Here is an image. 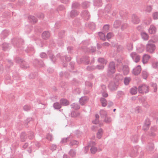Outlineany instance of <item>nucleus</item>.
Here are the masks:
<instances>
[{
	"instance_id": "0eeeda50",
	"label": "nucleus",
	"mask_w": 158,
	"mask_h": 158,
	"mask_svg": "<svg viewBox=\"0 0 158 158\" xmlns=\"http://www.w3.org/2000/svg\"><path fill=\"white\" fill-rule=\"evenodd\" d=\"M141 71V66L138 65L133 69L132 73L135 75H137L140 73Z\"/></svg>"
},
{
	"instance_id": "c03bdc74",
	"label": "nucleus",
	"mask_w": 158,
	"mask_h": 158,
	"mask_svg": "<svg viewBox=\"0 0 158 158\" xmlns=\"http://www.w3.org/2000/svg\"><path fill=\"white\" fill-rule=\"evenodd\" d=\"M78 143V142L76 140H73L70 141L69 145L71 146H73L75 145H77Z\"/></svg>"
},
{
	"instance_id": "7ed1b4c3",
	"label": "nucleus",
	"mask_w": 158,
	"mask_h": 158,
	"mask_svg": "<svg viewBox=\"0 0 158 158\" xmlns=\"http://www.w3.org/2000/svg\"><path fill=\"white\" fill-rule=\"evenodd\" d=\"M156 48V46L154 44L148 43L146 45V50L147 52L152 53L154 51Z\"/></svg>"
},
{
	"instance_id": "9d476101",
	"label": "nucleus",
	"mask_w": 158,
	"mask_h": 158,
	"mask_svg": "<svg viewBox=\"0 0 158 158\" xmlns=\"http://www.w3.org/2000/svg\"><path fill=\"white\" fill-rule=\"evenodd\" d=\"M61 106H68L69 104V102L67 100L64 98H61L60 100V102Z\"/></svg>"
},
{
	"instance_id": "a19ab883",
	"label": "nucleus",
	"mask_w": 158,
	"mask_h": 158,
	"mask_svg": "<svg viewBox=\"0 0 158 158\" xmlns=\"http://www.w3.org/2000/svg\"><path fill=\"white\" fill-rule=\"evenodd\" d=\"M69 154L70 156L73 157L75 156L76 152L75 150L72 149L69 152Z\"/></svg>"
},
{
	"instance_id": "cd10ccee",
	"label": "nucleus",
	"mask_w": 158,
	"mask_h": 158,
	"mask_svg": "<svg viewBox=\"0 0 158 158\" xmlns=\"http://www.w3.org/2000/svg\"><path fill=\"white\" fill-rule=\"evenodd\" d=\"M142 75L143 78L146 79L148 76L149 74L146 70H144L142 71Z\"/></svg>"
},
{
	"instance_id": "9b49d317",
	"label": "nucleus",
	"mask_w": 158,
	"mask_h": 158,
	"mask_svg": "<svg viewBox=\"0 0 158 158\" xmlns=\"http://www.w3.org/2000/svg\"><path fill=\"white\" fill-rule=\"evenodd\" d=\"M42 36L43 39L47 40L49 39L50 36V33L48 31H45L42 34Z\"/></svg>"
},
{
	"instance_id": "5fc2aeb1",
	"label": "nucleus",
	"mask_w": 158,
	"mask_h": 158,
	"mask_svg": "<svg viewBox=\"0 0 158 158\" xmlns=\"http://www.w3.org/2000/svg\"><path fill=\"white\" fill-rule=\"evenodd\" d=\"M28 137L30 139H33L34 137V133L32 131H30Z\"/></svg>"
},
{
	"instance_id": "09e8293b",
	"label": "nucleus",
	"mask_w": 158,
	"mask_h": 158,
	"mask_svg": "<svg viewBox=\"0 0 158 158\" xmlns=\"http://www.w3.org/2000/svg\"><path fill=\"white\" fill-rule=\"evenodd\" d=\"M98 61L102 64H106V61L103 58H99L98 59Z\"/></svg>"
},
{
	"instance_id": "bf43d9fd",
	"label": "nucleus",
	"mask_w": 158,
	"mask_h": 158,
	"mask_svg": "<svg viewBox=\"0 0 158 158\" xmlns=\"http://www.w3.org/2000/svg\"><path fill=\"white\" fill-rule=\"evenodd\" d=\"M8 32L7 31H4L2 33L1 35L2 37H3L4 38L6 37L8 35Z\"/></svg>"
},
{
	"instance_id": "8fccbe9b",
	"label": "nucleus",
	"mask_w": 158,
	"mask_h": 158,
	"mask_svg": "<svg viewBox=\"0 0 158 158\" xmlns=\"http://www.w3.org/2000/svg\"><path fill=\"white\" fill-rule=\"evenodd\" d=\"M128 50L129 51H131L133 49V44L131 43H128L127 45Z\"/></svg>"
},
{
	"instance_id": "4be33fe9",
	"label": "nucleus",
	"mask_w": 158,
	"mask_h": 158,
	"mask_svg": "<svg viewBox=\"0 0 158 158\" xmlns=\"http://www.w3.org/2000/svg\"><path fill=\"white\" fill-rule=\"evenodd\" d=\"M138 151L137 147H134L131 151V157L136 156L138 154Z\"/></svg>"
},
{
	"instance_id": "1a4fd4ad",
	"label": "nucleus",
	"mask_w": 158,
	"mask_h": 158,
	"mask_svg": "<svg viewBox=\"0 0 158 158\" xmlns=\"http://www.w3.org/2000/svg\"><path fill=\"white\" fill-rule=\"evenodd\" d=\"M140 20L135 15H133L131 17V21L134 24H137L139 23Z\"/></svg>"
},
{
	"instance_id": "37998d69",
	"label": "nucleus",
	"mask_w": 158,
	"mask_h": 158,
	"mask_svg": "<svg viewBox=\"0 0 158 158\" xmlns=\"http://www.w3.org/2000/svg\"><path fill=\"white\" fill-rule=\"evenodd\" d=\"M99 116L98 114H96L95 115V119L94 120H93L92 122L93 123L95 124H97L99 123Z\"/></svg>"
},
{
	"instance_id": "13d9d810",
	"label": "nucleus",
	"mask_w": 158,
	"mask_h": 158,
	"mask_svg": "<svg viewBox=\"0 0 158 158\" xmlns=\"http://www.w3.org/2000/svg\"><path fill=\"white\" fill-rule=\"evenodd\" d=\"M138 137L136 135L134 136L132 138H131V140L133 142L136 143L138 141Z\"/></svg>"
},
{
	"instance_id": "f257e3e1",
	"label": "nucleus",
	"mask_w": 158,
	"mask_h": 158,
	"mask_svg": "<svg viewBox=\"0 0 158 158\" xmlns=\"http://www.w3.org/2000/svg\"><path fill=\"white\" fill-rule=\"evenodd\" d=\"M116 71L115 64L114 62L110 63L107 70V73L108 75L114 73Z\"/></svg>"
},
{
	"instance_id": "4c0bfd02",
	"label": "nucleus",
	"mask_w": 158,
	"mask_h": 158,
	"mask_svg": "<svg viewBox=\"0 0 158 158\" xmlns=\"http://www.w3.org/2000/svg\"><path fill=\"white\" fill-rule=\"evenodd\" d=\"M80 115V113H77L75 111H73L71 113V116L72 117L76 118Z\"/></svg>"
},
{
	"instance_id": "aec40b11",
	"label": "nucleus",
	"mask_w": 158,
	"mask_h": 158,
	"mask_svg": "<svg viewBox=\"0 0 158 158\" xmlns=\"http://www.w3.org/2000/svg\"><path fill=\"white\" fill-rule=\"evenodd\" d=\"M61 106L60 103L58 102H56L53 104V107L56 110H60Z\"/></svg>"
},
{
	"instance_id": "f8f14e48",
	"label": "nucleus",
	"mask_w": 158,
	"mask_h": 158,
	"mask_svg": "<svg viewBox=\"0 0 158 158\" xmlns=\"http://www.w3.org/2000/svg\"><path fill=\"white\" fill-rule=\"evenodd\" d=\"M156 31V27L153 25H151L148 30L149 32L151 34H155Z\"/></svg>"
},
{
	"instance_id": "6e6d98bb",
	"label": "nucleus",
	"mask_w": 158,
	"mask_h": 158,
	"mask_svg": "<svg viewBox=\"0 0 158 158\" xmlns=\"http://www.w3.org/2000/svg\"><path fill=\"white\" fill-rule=\"evenodd\" d=\"M107 91L106 86L104 85H101V93Z\"/></svg>"
},
{
	"instance_id": "39448f33",
	"label": "nucleus",
	"mask_w": 158,
	"mask_h": 158,
	"mask_svg": "<svg viewBox=\"0 0 158 158\" xmlns=\"http://www.w3.org/2000/svg\"><path fill=\"white\" fill-rule=\"evenodd\" d=\"M130 56L133 60L136 63L138 62L140 60V56L135 52H133L131 53Z\"/></svg>"
},
{
	"instance_id": "de8ad7c7",
	"label": "nucleus",
	"mask_w": 158,
	"mask_h": 158,
	"mask_svg": "<svg viewBox=\"0 0 158 158\" xmlns=\"http://www.w3.org/2000/svg\"><path fill=\"white\" fill-rule=\"evenodd\" d=\"M21 67L22 69H26L29 67V65L26 63H22L21 64Z\"/></svg>"
},
{
	"instance_id": "774afa93",
	"label": "nucleus",
	"mask_w": 158,
	"mask_h": 158,
	"mask_svg": "<svg viewBox=\"0 0 158 158\" xmlns=\"http://www.w3.org/2000/svg\"><path fill=\"white\" fill-rule=\"evenodd\" d=\"M150 124L151 123L150 119L148 118H146L144 124L149 126L150 125Z\"/></svg>"
},
{
	"instance_id": "338daca9",
	"label": "nucleus",
	"mask_w": 158,
	"mask_h": 158,
	"mask_svg": "<svg viewBox=\"0 0 158 158\" xmlns=\"http://www.w3.org/2000/svg\"><path fill=\"white\" fill-rule=\"evenodd\" d=\"M151 86L153 87L154 89V92H156L157 89V85L156 83H152L151 84Z\"/></svg>"
},
{
	"instance_id": "dca6fc26",
	"label": "nucleus",
	"mask_w": 158,
	"mask_h": 158,
	"mask_svg": "<svg viewBox=\"0 0 158 158\" xmlns=\"http://www.w3.org/2000/svg\"><path fill=\"white\" fill-rule=\"evenodd\" d=\"M87 100L88 99L87 97H82L80 99L79 102L81 105H84Z\"/></svg>"
},
{
	"instance_id": "58836bf2",
	"label": "nucleus",
	"mask_w": 158,
	"mask_h": 158,
	"mask_svg": "<svg viewBox=\"0 0 158 158\" xmlns=\"http://www.w3.org/2000/svg\"><path fill=\"white\" fill-rule=\"evenodd\" d=\"M2 49L4 51H6L9 48V44L7 43H4L2 45Z\"/></svg>"
},
{
	"instance_id": "2eb2a0df",
	"label": "nucleus",
	"mask_w": 158,
	"mask_h": 158,
	"mask_svg": "<svg viewBox=\"0 0 158 158\" xmlns=\"http://www.w3.org/2000/svg\"><path fill=\"white\" fill-rule=\"evenodd\" d=\"M27 137L26 133L24 132H22L20 135V140L21 141L23 142L25 141L27 139Z\"/></svg>"
},
{
	"instance_id": "4d7b16f0",
	"label": "nucleus",
	"mask_w": 158,
	"mask_h": 158,
	"mask_svg": "<svg viewBox=\"0 0 158 158\" xmlns=\"http://www.w3.org/2000/svg\"><path fill=\"white\" fill-rule=\"evenodd\" d=\"M32 143L33 144L32 145L33 148H34V147H37L39 148L40 146V144L38 142H33Z\"/></svg>"
},
{
	"instance_id": "0e129e2a",
	"label": "nucleus",
	"mask_w": 158,
	"mask_h": 158,
	"mask_svg": "<svg viewBox=\"0 0 158 158\" xmlns=\"http://www.w3.org/2000/svg\"><path fill=\"white\" fill-rule=\"evenodd\" d=\"M46 139L50 141H52L53 139L52 135L51 134H48L47 135Z\"/></svg>"
},
{
	"instance_id": "4468645a",
	"label": "nucleus",
	"mask_w": 158,
	"mask_h": 158,
	"mask_svg": "<svg viewBox=\"0 0 158 158\" xmlns=\"http://www.w3.org/2000/svg\"><path fill=\"white\" fill-rule=\"evenodd\" d=\"M73 136L70 135L67 138H63L60 141V143H66L68 141L71 140V139L72 138Z\"/></svg>"
},
{
	"instance_id": "6ab92c4d",
	"label": "nucleus",
	"mask_w": 158,
	"mask_h": 158,
	"mask_svg": "<svg viewBox=\"0 0 158 158\" xmlns=\"http://www.w3.org/2000/svg\"><path fill=\"white\" fill-rule=\"evenodd\" d=\"M150 58V56L148 55H144L143 57L142 62L143 64L147 63L148 60Z\"/></svg>"
},
{
	"instance_id": "79ce46f5",
	"label": "nucleus",
	"mask_w": 158,
	"mask_h": 158,
	"mask_svg": "<svg viewBox=\"0 0 158 158\" xmlns=\"http://www.w3.org/2000/svg\"><path fill=\"white\" fill-rule=\"evenodd\" d=\"M111 6L110 4L107 5L105 8V10L106 12L109 13L111 10Z\"/></svg>"
},
{
	"instance_id": "864d4df0",
	"label": "nucleus",
	"mask_w": 158,
	"mask_h": 158,
	"mask_svg": "<svg viewBox=\"0 0 158 158\" xmlns=\"http://www.w3.org/2000/svg\"><path fill=\"white\" fill-rule=\"evenodd\" d=\"M89 6V3L87 2H85L82 3V7L84 8H87Z\"/></svg>"
},
{
	"instance_id": "c756f323",
	"label": "nucleus",
	"mask_w": 158,
	"mask_h": 158,
	"mask_svg": "<svg viewBox=\"0 0 158 158\" xmlns=\"http://www.w3.org/2000/svg\"><path fill=\"white\" fill-rule=\"evenodd\" d=\"M102 133L103 130L102 129L100 128L98 130V131L97 133V137L98 139H100L102 137Z\"/></svg>"
},
{
	"instance_id": "69168bd1",
	"label": "nucleus",
	"mask_w": 158,
	"mask_h": 158,
	"mask_svg": "<svg viewBox=\"0 0 158 158\" xmlns=\"http://www.w3.org/2000/svg\"><path fill=\"white\" fill-rule=\"evenodd\" d=\"M153 18L154 19H158V12H154L152 14Z\"/></svg>"
},
{
	"instance_id": "f03ea898",
	"label": "nucleus",
	"mask_w": 158,
	"mask_h": 158,
	"mask_svg": "<svg viewBox=\"0 0 158 158\" xmlns=\"http://www.w3.org/2000/svg\"><path fill=\"white\" fill-rule=\"evenodd\" d=\"M149 86L145 84L139 85L138 88V92L140 93H147L149 92Z\"/></svg>"
},
{
	"instance_id": "a211bd4d",
	"label": "nucleus",
	"mask_w": 158,
	"mask_h": 158,
	"mask_svg": "<svg viewBox=\"0 0 158 158\" xmlns=\"http://www.w3.org/2000/svg\"><path fill=\"white\" fill-rule=\"evenodd\" d=\"M154 146L152 143H149L147 146V149L150 152H152L154 149Z\"/></svg>"
},
{
	"instance_id": "393cba45",
	"label": "nucleus",
	"mask_w": 158,
	"mask_h": 158,
	"mask_svg": "<svg viewBox=\"0 0 158 158\" xmlns=\"http://www.w3.org/2000/svg\"><path fill=\"white\" fill-rule=\"evenodd\" d=\"M100 114L101 118H104L107 116V113L104 110H101L100 111Z\"/></svg>"
},
{
	"instance_id": "412c9836",
	"label": "nucleus",
	"mask_w": 158,
	"mask_h": 158,
	"mask_svg": "<svg viewBox=\"0 0 158 158\" xmlns=\"http://www.w3.org/2000/svg\"><path fill=\"white\" fill-rule=\"evenodd\" d=\"M28 19L30 21L33 23H35L37 22V19L34 16H29L28 17Z\"/></svg>"
},
{
	"instance_id": "052dcab7",
	"label": "nucleus",
	"mask_w": 158,
	"mask_h": 158,
	"mask_svg": "<svg viewBox=\"0 0 158 158\" xmlns=\"http://www.w3.org/2000/svg\"><path fill=\"white\" fill-rule=\"evenodd\" d=\"M57 146L55 144H52L50 146V149L52 150V152L56 150Z\"/></svg>"
},
{
	"instance_id": "ddd939ff",
	"label": "nucleus",
	"mask_w": 158,
	"mask_h": 158,
	"mask_svg": "<svg viewBox=\"0 0 158 158\" xmlns=\"http://www.w3.org/2000/svg\"><path fill=\"white\" fill-rule=\"evenodd\" d=\"M123 71L124 75H127L129 72V69L128 66L126 65H123Z\"/></svg>"
},
{
	"instance_id": "49530a36",
	"label": "nucleus",
	"mask_w": 158,
	"mask_h": 158,
	"mask_svg": "<svg viewBox=\"0 0 158 158\" xmlns=\"http://www.w3.org/2000/svg\"><path fill=\"white\" fill-rule=\"evenodd\" d=\"M131 80V79L130 77H126L124 79V83L126 85H128Z\"/></svg>"
},
{
	"instance_id": "a18cd8bd",
	"label": "nucleus",
	"mask_w": 158,
	"mask_h": 158,
	"mask_svg": "<svg viewBox=\"0 0 158 158\" xmlns=\"http://www.w3.org/2000/svg\"><path fill=\"white\" fill-rule=\"evenodd\" d=\"M34 63L37 65H39L40 66H42L43 62L42 61H40L37 59H35L34 61Z\"/></svg>"
},
{
	"instance_id": "7c9ffc66",
	"label": "nucleus",
	"mask_w": 158,
	"mask_h": 158,
	"mask_svg": "<svg viewBox=\"0 0 158 158\" xmlns=\"http://www.w3.org/2000/svg\"><path fill=\"white\" fill-rule=\"evenodd\" d=\"M138 89L136 87H133L131 89L130 92L132 95H135L137 93Z\"/></svg>"
},
{
	"instance_id": "20e7f679",
	"label": "nucleus",
	"mask_w": 158,
	"mask_h": 158,
	"mask_svg": "<svg viewBox=\"0 0 158 158\" xmlns=\"http://www.w3.org/2000/svg\"><path fill=\"white\" fill-rule=\"evenodd\" d=\"M108 86L110 91H113L117 89L118 85L115 82L111 81L110 82Z\"/></svg>"
},
{
	"instance_id": "680f3d73",
	"label": "nucleus",
	"mask_w": 158,
	"mask_h": 158,
	"mask_svg": "<svg viewBox=\"0 0 158 158\" xmlns=\"http://www.w3.org/2000/svg\"><path fill=\"white\" fill-rule=\"evenodd\" d=\"M37 75H38V74H37V73H31L30 74L29 76V77L30 78H34L36 76H37Z\"/></svg>"
},
{
	"instance_id": "e433bc0d",
	"label": "nucleus",
	"mask_w": 158,
	"mask_h": 158,
	"mask_svg": "<svg viewBox=\"0 0 158 158\" xmlns=\"http://www.w3.org/2000/svg\"><path fill=\"white\" fill-rule=\"evenodd\" d=\"M80 5L78 2H74L72 3L71 7L72 9H77L80 6Z\"/></svg>"
},
{
	"instance_id": "473e14b6",
	"label": "nucleus",
	"mask_w": 158,
	"mask_h": 158,
	"mask_svg": "<svg viewBox=\"0 0 158 158\" xmlns=\"http://www.w3.org/2000/svg\"><path fill=\"white\" fill-rule=\"evenodd\" d=\"M48 55L49 57V58L51 59V60L54 63L56 61V58L54 56V55L51 52H49L48 53Z\"/></svg>"
},
{
	"instance_id": "423d86ee",
	"label": "nucleus",
	"mask_w": 158,
	"mask_h": 158,
	"mask_svg": "<svg viewBox=\"0 0 158 158\" xmlns=\"http://www.w3.org/2000/svg\"><path fill=\"white\" fill-rule=\"evenodd\" d=\"M81 16L87 20L89 19L90 17V15L88 11L85 10L82 11L81 14Z\"/></svg>"
},
{
	"instance_id": "ea45409f",
	"label": "nucleus",
	"mask_w": 158,
	"mask_h": 158,
	"mask_svg": "<svg viewBox=\"0 0 158 158\" xmlns=\"http://www.w3.org/2000/svg\"><path fill=\"white\" fill-rule=\"evenodd\" d=\"M104 120V121L107 123H109L112 121L111 118L110 117L106 116L105 117Z\"/></svg>"
},
{
	"instance_id": "6e6552de",
	"label": "nucleus",
	"mask_w": 158,
	"mask_h": 158,
	"mask_svg": "<svg viewBox=\"0 0 158 158\" xmlns=\"http://www.w3.org/2000/svg\"><path fill=\"white\" fill-rule=\"evenodd\" d=\"M79 13V12L77 10H73L70 12L69 16L70 17L72 18H73L75 17L78 16Z\"/></svg>"
},
{
	"instance_id": "2f4dec72",
	"label": "nucleus",
	"mask_w": 158,
	"mask_h": 158,
	"mask_svg": "<svg viewBox=\"0 0 158 158\" xmlns=\"http://www.w3.org/2000/svg\"><path fill=\"white\" fill-rule=\"evenodd\" d=\"M109 29V25L108 24H105L104 25L103 27L102 31L106 33L108 32Z\"/></svg>"
},
{
	"instance_id": "f704fd0d",
	"label": "nucleus",
	"mask_w": 158,
	"mask_h": 158,
	"mask_svg": "<svg viewBox=\"0 0 158 158\" xmlns=\"http://www.w3.org/2000/svg\"><path fill=\"white\" fill-rule=\"evenodd\" d=\"M71 108L75 110H77L80 109V106L77 103H73L71 105Z\"/></svg>"
},
{
	"instance_id": "bb28decb",
	"label": "nucleus",
	"mask_w": 158,
	"mask_h": 158,
	"mask_svg": "<svg viewBox=\"0 0 158 158\" xmlns=\"http://www.w3.org/2000/svg\"><path fill=\"white\" fill-rule=\"evenodd\" d=\"M98 35H99L100 39L105 41L106 40V35L105 33L103 32H99L98 33Z\"/></svg>"
},
{
	"instance_id": "b1692460",
	"label": "nucleus",
	"mask_w": 158,
	"mask_h": 158,
	"mask_svg": "<svg viewBox=\"0 0 158 158\" xmlns=\"http://www.w3.org/2000/svg\"><path fill=\"white\" fill-rule=\"evenodd\" d=\"M121 23V22L118 20H115L113 24V27L116 29L118 28L119 27Z\"/></svg>"
},
{
	"instance_id": "c85d7f7f",
	"label": "nucleus",
	"mask_w": 158,
	"mask_h": 158,
	"mask_svg": "<svg viewBox=\"0 0 158 158\" xmlns=\"http://www.w3.org/2000/svg\"><path fill=\"white\" fill-rule=\"evenodd\" d=\"M82 61H84L85 63L88 64L89 63V57L88 56H83L82 58L81 59Z\"/></svg>"
},
{
	"instance_id": "e2e57ef3",
	"label": "nucleus",
	"mask_w": 158,
	"mask_h": 158,
	"mask_svg": "<svg viewBox=\"0 0 158 158\" xmlns=\"http://www.w3.org/2000/svg\"><path fill=\"white\" fill-rule=\"evenodd\" d=\"M31 107L30 106L27 105H25L23 107V110L26 111H28L30 110Z\"/></svg>"
},
{
	"instance_id": "5701e85b",
	"label": "nucleus",
	"mask_w": 158,
	"mask_h": 158,
	"mask_svg": "<svg viewBox=\"0 0 158 158\" xmlns=\"http://www.w3.org/2000/svg\"><path fill=\"white\" fill-rule=\"evenodd\" d=\"M117 38L119 40H123L125 37V34L122 32H118L116 35Z\"/></svg>"
},
{
	"instance_id": "72a5a7b5",
	"label": "nucleus",
	"mask_w": 158,
	"mask_h": 158,
	"mask_svg": "<svg viewBox=\"0 0 158 158\" xmlns=\"http://www.w3.org/2000/svg\"><path fill=\"white\" fill-rule=\"evenodd\" d=\"M128 25L127 23H124L122 24L121 26V30L122 31H124L125 29H127L128 27Z\"/></svg>"
},
{
	"instance_id": "a878e982",
	"label": "nucleus",
	"mask_w": 158,
	"mask_h": 158,
	"mask_svg": "<svg viewBox=\"0 0 158 158\" xmlns=\"http://www.w3.org/2000/svg\"><path fill=\"white\" fill-rule=\"evenodd\" d=\"M100 101L102 103V105L103 107H105L107 104V102L106 99L103 98H101Z\"/></svg>"
},
{
	"instance_id": "603ef678",
	"label": "nucleus",
	"mask_w": 158,
	"mask_h": 158,
	"mask_svg": "<svg viewBox=\"0 0 158 158\" xmlns=\"http://www.w3.org/2000/svg\"><path fill=\"white\" fill-rule=\"evenodd\" d=\"M64 10L65 7L64 6L62 5H59L56 9L58 11H63Z\"/></svg>"
},
{
	"instance_id": "f3484780",
	"label": "nucleus",
	"mask_w": 158,
	"mask_h": 158,
	"mask_svg": "<svg viewBox=\"0 0 158 158\" xmlns=\"http://www.w3.org/2000/svg\"><path fill=\"white\" fill-rule=\"evenodd\" d=\"M156 128L155 127H152L150 129V131L149 132V135L150 136H154L156 134L154 132L156 131Z\"/></svg>"
},
{
	"instance_id": "3c124183",
	"label": "nucleus",
	"mask_w": 158,
	"mask_h": 158,
	"mask_svg": "<svg viewBox=\"0 0 158 158\" xmlns=\"http://www.w3.org/2000/svg\"><path fill=\"white\" fill-rule=\"evenodd\" d=\"M97 150L98 149L97 148L94 147H92L90 149L91 152L93 154H94L95 153L97 152Z\"/></svg>"
},
{
	"instance_id": "c9c22d12",
	"label": "nucleus",
	"mask_w": 158,
	"mask_h": 158,
	"mask_svg": "<svg viewBox=\"0 0 158 158\" xmlns=\"http://www.w3.org/2000/svg\"><path fill=\"white\" fill-rule=\"evenodd\" d=\"M142 38L145 40H148V35L145 32H143L141 33Z\"/></svg>"
}]
</instances>
